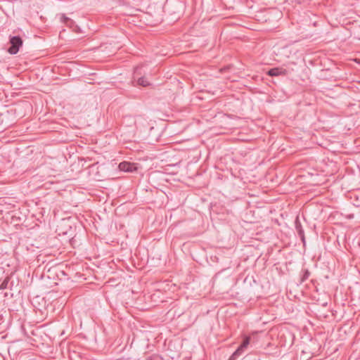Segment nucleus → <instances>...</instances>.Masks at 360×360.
I'll list each match as a JSON object with an SVG mask.
<instances>
[{"instance_id":"7","label":"nucleus","mask_w":360,"mask_h":360,"mask_svg":"<svg viewBox=\"0 0 360 360\" xmlns=\"http://www.w3.org/2000/svg\"><path fill=\"white\" fill-rule=\"evenodd\" d=\"M138 84L141 86H148L150 85V83L147 81V79L142 77H140L139 79H138Z\"/></svg>"},{"instance_id":"3","label":"nucleus","mask_w":360,"mask_h":360,"mask_svg":"<svg viewBox=\"0 0 360 360\" xmlns=\"http://www.w3.org/2000/svg\"><path fill=\"white\" fill-rule=\"evenodd\" d=\"M119 169L121 171L124 172H133L134 170L136 169V167H135L134 164L128 162H120L119 165Z\"/></svg>"},{"instance_id":"10","label":"nucleus","mask_w":360,"mask_h":360,"mask_svg":"<svg viewBox=\"0 0 360 360\" xmlns=\"http://www.w3.org/2000/svg\"><path fill=\"white\" fill-rule=\"evenodd\" d=\"M309 273L308 271H307L305 274H304V276L303 280L307 279V277L309 276Z\"/></svg>"},{"instance_id":"11","label":"nucleus","mask_w":360,"mask_h":360,"mask_svg":"<svg viewBox=\"0 0 360 360\" xmlns=\"http://www.w3.org/2000/svg\"><path fill=\"white\" fill-rule=\"evenodd\" d=\"M147 360H153L152 359H147Z\"/></svg>"},{"instance_id":"4","label":"nucleus","mask_w":360,"mask_h":360,"mask_svg":"<svg viewBox=\"0 0 360 360\" xmlns=\"http://www.w3.org/2000/svg\"><path fill=\"white\" fill-rule=\"evenodd\" d=\"M244 349L240 346L232 354L229 360H236L244 352Z\"/></svg>"},{"instance_id":"2","label":"nucleus","mask_w":360,"mask_h":360,"mask_svg":"<svg viewBox=\"0 0 360 360\" xmlns=\"http://www.w3.org/2000/svg\"><path fill=\"white\" fill-rule=\"evenodd\" d=\"M267 75L271 77L285 76L288 75V70L283 68H274L268 71Z\"/></svg>"},{"instance_id":"5","label":"nucleus","mask_w":360,"mask_h":360,"mask_svg":"<svg viewBox=\"0 0 360 360\" xmlns=\"http://www.w3.org/2000/svg\"><path fill=\"white\" fill-rule=\"evenodd\" d=\"M60 20H61V22H63V23H65V25L69 26L70 27H72L75 23L72 19L66 17L65 14L60 15Z\"/></svg>"},{"instance_id":"8","label":"nucleus","mask_w":360,"mask_h":360,"mask_svg":"<svg viewBox=\"0 0 360 360\" xmlns=\"http://www.w3.org/2000/svg\"><path fill=\"white\" fill-rule=\"evenodd\" d=\"M10 278L6 277L2 283L0 284V290H4L7 288Z\"/></svg>"},{"instance_id":"1","label":"nucleus","mask_w":360,"mask_h":360,"mask_svg":"<svg viewBox=\"0 0 360 360\" xmlns=\"http://www.w3.org/2000/svg\"><path fill=\"white\" fill-rule=\"evenodd\" d=\"M10 44L11 46L8 51L11 54H16L18 52L20 47L22 45V39L19 36H14L11 37Z\"/></svg>"},{"instance_id":"9","label":"nucleus","mask_w":360,"mask_h":360,"mask_svg":"<svg viewBox=\"0 0 360 360\" xmlns=\"http://www.w3.org/2000/svg\"><path fill=\"white\" fill-rule=\"evenodd\" d=\"M297 229L298 233H299L300 236L301 237L302 241L304 242V231L302 230V229H299L298 227H297Z\"/></svg>"},{"instance_id":"6","label":"nucleus","mask_w":360,"mask_h":360,"mask_svg":"<svg viewBox=\"0 0 360 360\" xmlns=\"http://www.w3.org/2000/svg\"><path fill=\"white\" fill-rule=\"evenodd\" d=\"M250 338L247 336L244 338L243 342L241 343V345H240L241 347V348H243L244 350H245L248 345H250Z\"/></svg>"}]
</instances>
